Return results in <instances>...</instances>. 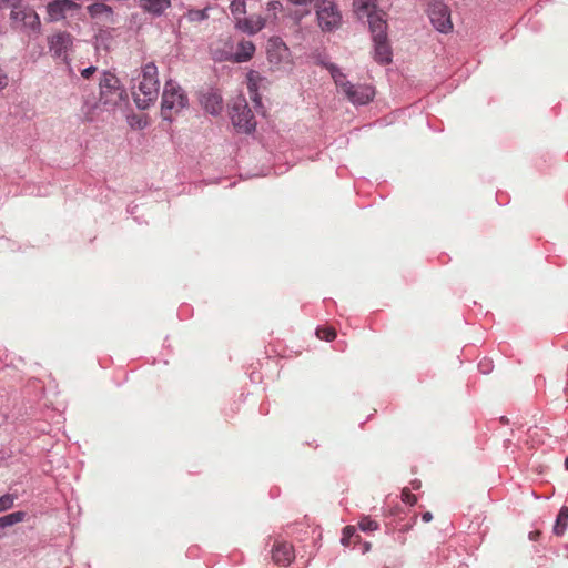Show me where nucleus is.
<instances>
[{"label":"nucleus","instance_id":"nucleus-1","mask_svg":"<svg viewBox=\"0 0 568 568\" xmlns=\"http://www.w3.org/2000/svg\"><path fill=\"white\" fill-rule=\"evenodd\" d=\"M357 19L365 20L372 43L373 59L386 65L393 61V50L388 39L387 13L378 7L377 0H357Z\"/></svg>","mask_w":568,"mask_h":568},{"label":"nucleus","instance_id":"nucleus-2","mask_svg":"<svg viewBox=\"0 0 568 568\" xmlns=\"http://www.w3.org/2000/svg\"><path fill=\"white\" fill-rule=\"evenodd\" d=\"M142 79L139 82L138 90L133 87V99L140 110L148 109L155 102L159 95L160 81L158 67L154 62H148L141 70Z\"/></svg>","mask_w":568,"mask_h":568},{"label":"nucleus","instance_id":"nucleus-3","mask_svg":"<svg viewBox=\"0 0 568 568\" xmlns=\"http://www.w3.org/2000/svg\"><path fill=\"white\" fill-rule=\"evenodd\" d=\"M189 104L187 95L181 85L169 79L164 83L161 101V115L165 121H172V113H179Z\"/></svg>","mask_w":568,"mask_h":568},{"label":"nucleus","instance_id":"nucleus-4","mask_svg":"<svg viewBox=\"0 0 568 568\" xmlns=\"http://www.w3.org/2000/svg\"><path fill=\"white\" fill-rule=\"evenodd\" d=\"M10 20L13 28L20 32L26 33L28 37H38L41 33V20L36 10L21 2V7L12 9L10 12Z\"/></svg>","mask_w":568,"mask_h":568},{"label":"nucleus","instance_id":"nucleus-5","mask_svg":"<svg viewBox=\"0 0 568 568\" xmlns=\"http://www.w3.org/2000/svg\"><path fill=\"white\" fill-rule=\"evenodd\" d=\"M232 124L239 132L252 133L256 129L254 114L245 98H237L230 106Z\"/></svg>","mask_w":568,"mask_h":568},{"label":"nucleus","instance_id":"nucleus-6","mask_svg":"<svg viewBox=\"0 0 568 568\" xmlns=\"http://www.w3.org/2000/svg\"><path fill=\"white\" fill-rule=\"evenodd\" d=\"M99 87L100 102L104 105L115 106L125 95V90L120 85V80L110 71L103 72Z\"/></svg>","mask_w":568,"mask_h":568},{"label":"nucleus","instance_id":"nucleus-7","mask_svg":"<svg viewBox=\"0 0 568 568\" xmlns=\"http://www.w3.org/2000/svg\"><path fill=\"white\" fill-rule=\"evenodd\" d=\"M314 7L322 31L331 32L339 27L342 16L333 0H317Z\"/></svg>","mask_w":568,"mask_h":568},{"label":"nucleus","instance_id":"nucleus-8","mask_svg":"<svg viewBox=\"0 0 568 568\" xmlns=\"http://www.w3.org/2000/svg\"><path fill=\"white\" fill-rule=\"evenodd\" d=\"M427 14L432 26L440 33H449L453 30L450 9L442 1L429 3Z\"/></svg>","mask_w":568,"mask_h":568},{"label":"nucleus","instance_id":"nucleus-9","mask_svg":"<svg viewBox=\"0 0 568 568\" xmlns=\"http://www.w3.org/2000/svg\"><path fill=\"white\" fill-rule=\"evenodd\" d=\"M49 50L54 58L65 57L72 45V37L68 32H59L48 40Z\"/></svg>","mask_w":568,"mask_h":568},{"label":"nucleus","instance_id":"nucleus-10","mask_svg":"<svg viewBox=\"0 0 568 568\" xmlns=\"http://www.w3.org/2000/svg\"><path fill=\"white\" fill-rule=\"evenodd\" d=\"M266 24L265 18L262 16L242 18L235 21L234 28L248 36H254L260 32Z\"/></svg>","mask_w":568,"mask_h":568},{"label":"nucleus","instance_id":"nucleus-11","mask_svg":"<svg viewBox=\"0 0 568 568\" xmlns=\"http://www.w3.org/2000/svg\"><path fill=\"white\" fill-rule=\"evenodd\" d=\"M272 558L277 565H290L294 559L293 547L285 541H275L272 548Z\"/></svg>","mask_w":568,"mask_h":568},{"label":"nucleus","instance_id":"nucleus-12","mask_svg":"<svg viewBox=\"0 0 568 568\" xmlns=\"http://www.w3.org/2000/svg\"><path fill=\"white\" fill-rule=\"evenodd\" d=\"M266 51L270 62L278 63L287 55L288 48L281 38L273 37L267 42Z\"/></svg>","mask_w":568,"mask_h":568},{"label":"nucleus","instance_id":"nucleus-13","mask_svg":"<svg viewBox=\"0 0 568 568\" xmlns=\"http://www.w3.org/2000/svg\"><path fill=\"white\" fill-rule=\"evenodd\" d=\"M327 70L329 71L336 85L344 88L349 102L355 104V87L349 81H346L345 74L336 64H327Z\"/></svg>","mask_w":568,"mask_h":568},{"label":"nucleus","instance_id":"nucleus-14","mask_svg":"<svg viewBox=\"0 0 568 568\" xmlns=\"http://www.w3.org/2000/svg\"><path fill=\"white\" fill-rule=\"evenodd\" d=\"M255 53V45L250 40H242L237 43L236 50L226 60L235 63H243L250 61Z\"/></svg>","mask_w":568,"mask_h":568},{"label":"nucleus","instance_id":"nucleus-15","mask_svg":"<svg viewBox=\"0 0 568 568\" xmlns=\"http://www.w3.org/2000/svg\"><path fill=\"white\" fill-rule=\"evenodd\" d=\"M201 104L207 113L219 115L223 109V99L220 93L210 91L202 95Z\"/></svg>","mask_w":568,"mask_h":568},{"label":"nucleus","instance_id":"nucleus-16","mask_svg":"<svg viewBox=\"0 0 568 568\" xmlns=\"http://www.w3.org/2000/svg\"><path fill=\"white\" fill-rule=\"evenodd\" d=\"M139 6L143 11L161 17L171 7V0H140Z\"/></svg>","mask_w":568,"mask_h":568},{"label":"nucleus","instance_id":"nucleus-17","mask_svg":"<svg viewBox=\"0 0 568 568\" xmlns=\"http://www.w3.org/2000/svg\"><path fill=\"white\" fill-rule=\"evenodd\" d=\"M88 12L93 19H103L105 22H113V10L110 6L97 2L88 6Z\"/></svg>","mask_w":568,"mask_h":568},{"label":"nucleus","instance_id":"nucleus-18","mask_svg":"<svg viewBox=\"0 0 568 568\" xmlns=\"http://www.w3.org/2000/svg\"><path fill=\"white\" fill-rule=\"evenodd\" d=\"M568 527V507L562 506L557 515L556 523L554 525V534L556 536H562Z\"/></svg>","mask_w":568,"mask_h":568},{"label":"nucleus","instance_id":"nucleus-19","mask_svg":"<svg viewBox=\"0 0 568 568\" xmlns=\"http://www.w3.org/2000/svg\"><path fill=\"white\" fill-rule=\"evenodd\" d=\"M65 3L67 2H62L60 0H54L48 4L47 10L51 21L64 18L67 11Z\"/></svg>","mask_w":568,"mask_h":568},{"label":"nucleus","instance_id":"nucleus-20","mask_svg":"<svg viewBox=\"0 0 568 568\" xmlns=\"http://www.w3.org/2000/svg\"><path fill=\"white\" fill-rule=\"evenodd\" d=\"M26 511L19 510L0 517V529H6L24 520Z\"/></svg>","mask_w":568,"mask_h":568},{"label":"nucleus","instance_id":"nucleus-21","mask_svg":"<svg viewBox=\"0 0 568 568\" xmlns=\"http://www.w3.org/2000/svg\"><path fill=\"white\" fill-rule=\"evenodd\" d=\"M375 97V88L369 84L357 85V105L371 102Z\"/></svg>","mask_w":568,"mask_h":568},{"label":"nucleus","instance_id":"nucleus-22","mask_svg":"<svg viewBox=\"0 0 568 568\" xmlns=\"http://www.w3.org/2000/svg\"><path fill=\"white\" fill-rule=\"evenodd\" d=\"M210 9V6L205 7L204 9H189L185 13V18L190 22H202L209 19Z\"/></svg>","mask_w":568,"mask_h":568},{"label":"nucleus","instance_id":"nucleus-23","mask_svg":"<svg viewBox=\"0 0 568 568\" xmlns=\"http://www.w3.org/2000/svg\"><path fill=\"white\" fill-rule=\"evenodd\" d=\"M231 14L234 18V22L237 19H242L246 13V1L245 0H233L230 4Z\"/></svg>","mask_w":568,"mask_h":568},{"label":"nucleus","instance_id":"nucleus-24","mask_svg":"<svg viewBox=\"0 0 568 568\" xmlns=\"http://www.w3.org/2000/svg\"><path fill=\"white\" fill-rule=\"evenodd\" d=\"M379 528V524L369 516H362L357 523V529L364 532L375 531Z\"/></svg>","mask_w":568,"mask_h":568},{"label":"nucleus","instance_id":"nucleus-25","mask_svg":"<svg viewBox=\"0 0 568 568\" xmlns=\"http://www.w3.org/2000/svg\"><path fill=\"white\" fill-rule=\"evenodd\" d=\"M315 333L320 339H324L327 342L334 339L336 336L334 328L329 326H318Z\"/></svg>","mask_w":568,"mask_h":568},{"label":"nucleus","instance_id":"nucleus-26","mask_svg":"<svg viewBox=\"0 0 568 568\" xmlns=\"http://www.w3.org/2000/svg\"><path fill=\"white\" fill-rule=\"evenodd\" d=\"M258 77V73L255 72V71H250L248 74H247V80H248V89L251 92H254V102L256 103V105H260L261 104V101L260 99L257 98V88H256V84L254 83L255 79Z\"/></svg>","mask_w":568,"mask_h":568},{"label":"nucleus","instance_id":"nucleus-27","mask_svg":"<svg viewBox=\"0 0 568 568\" xmlns=\"http://www.w3.org/2000/svg\"><path fill=\"white\" fill-rule=\"evenodd\" d=\"M355 535V526L347 525L343 528L341 544L343 546H349L351 538Z\"/></svg>","mask_w":568,"mask_h":568},{"label":"nucleus","instance_id":"nucleus-28","mask_svg":"<svg viewBox=\"0 0 568 568\" xmlns=\"http://www.w3.org/2000/svg\"><path fill=\"white\" fill-rule=\"evenodd\" d=\"M14 499H16L14 496L11 494H6V495L1 496L0 497V513L12 508V506L14 504Z\"/></svg>","mask_w":568,"mask_h":568},{"label":"nucleus","instance_id":"nucleus-29","mask_svg":"<svg viewBox=\"0 0 568 568\" xmlns=\"http://www.w3.org/2000/svg\"><path fill=\"white\" fill-rule=\"evenodd\" d=\"M402 500L407 505H415L417 503V497L410 493L408 489H404L402 491Z\"/></svg>","mask_w":568,"mask_h":568},{"label":"nucleus","instance_id":"nucleus-30","mask_svg":"<svg viewBox=\"0 0 568 568\" xmlns=\"http://www.w3.org/2000/svg\"><path fill=\"white\" fill-rule=\"evenodd\" d=\"M478 368L479 371L483 373V374H488L491 372L493 369V364L488 359H485V361H481L479 364H478Z\"/></svg>","mask_w":568,"mask_h":568},{"label":"nucleus","instance_id":"nucleus-31","mask_svg":"<svg viewBox=\"0 0 568 568\" xmlns=\"http://www.w3.org/2000/svg\"><path fill=\"white\" fill-rule=\"evenodd\" d=\"M282 8H283V6H282L281 1L272 0V1L267 2L268 11L277 12V11H281Z\"/></svg>","mask_w":568,"mask_h":568},{"label":"nucleus","instance_id":"nucleus-32","mask_svg":"<svg viewBox=\"0 0 568 568\" xmlns=\"http://www.w3.org/2000/svg\"><path fill=\"white\" fill-rule=\"evenodd\" d=\"M311 13L310 10H305V11H300V10H296L293 14H292V18L295 20V22L300 23L302 21V19L306 16H308Z\"/></svg>","mask_w":568,"mask_h":568},{"label":"nucleus","instance_id":"nucleus-33","mask_svg":"<svg viewBox=\"0 0 568 568\" xmlns=\"http://www.w3.org/2000/svg\"><path fill=\"white\" fill-rule=\"evenodd\" d=\"M9 83L7 73L0 68V91H2Z\"/></svg>","mask_w":568,"mask_h":568},{"label":"nucleus","instance_id":"nucleus-34","mask_svg":"<svg viewBox=\"0 0 568 568\" xmlns=\"http://www.w3.org/2000/svg\"><path fill=\"white\" fill-rule=\"evenodd\" d=\"M97 71V67L94 65H90V67H87L84 68L82 71H81V75L84 78V79H89L94 72Z\"/></svg>","mask_w":568,"mask_h":568},{"label":"nucleus","instance_id":"nucleus-35","mask_svg":"<svg viewBox=\"0 0 568 568\" xmlns=\"http://www.w3.org/2000/svg\"><path fill=\"white\" fill-rule=\"evenodd\" d=\"M1 4L10 6L11 10L21 7L22 0H0Z\"/></svg>","mask_w":568,"mask_h":568},{"label":"nucleus","instance_id":"nucleus-36","mask_svg":"<svg viewBox=\"0 0 568 568\" xmlns=\"http://www.w3.org/2000/svg\"><path fill=\"white\" fill-rule=\"evenodd\" d=\"M287 1L294 6H307L312 2H314V4H315L317 0H287Z\"/></svg>","mask_w":568,"mask_h":568},{"label":"nucleus","instance_id":"nucleus-37","mask_svg":"<svg viewBox=\"0 0 568 568\" xmlns=\"http://www.w3.org/2000/svg\"><path fill=\"white\" fill-rule=\"evenodd\" d=\"M359 544L362 545L361 550H362V552H363V554H366V552H368V551L371 550V542H368V541H363V542H362V541L357 538V545H359Z\"/></svg>","mask_w":568,"mask_h":568},{"label":"nucleus","instance_id":"nucleus-38","mask_svg":"<svg viewBox=\"0 0 568 568\" xmlns=\"http://www.w3.org/2000/svg\"><path fill=\"white\" fill-rule=\"evenodd\" d=\"M316 61H317V63H318V64H321V65L325 67L326 69H327V64H332L331 62H327V61L325 60V57H323V55H321V54H320V55H317Z\"/></svg>","mask_w":568,"mask_h":568},{"label":"nucleus","instance_id":"nucleus-39","mask_svg":"<svg viewBox=\"0 0 568 568\" xmlns=\"http://www.w3.org/2000/svg\"><path fill=\"white\" fill-rule=\"evenodd\" d=\"M422 519L425 523H429L433 519V515L429 511H426L422 515Z\"/></svg>","mask_w":568,"mask_h":568},{"label":"nucleus","instance_id":"nucleus-40","mask_svg":"<svg viewBox=\"0 0 568 568\" xmlns=\"http://www.w3.org/2000/svg\"><path fill=\"white\" fill-rule=\"evenodd\" d=\"M565 468H566V470H568V456L565 459Z\"/></svg>","mask_w":568,"mask_h":568},{"label":"nucleus","instance_id":"nucleus-41","mask_svg":"<svg viewBox=\"0 0 568 568\" xmlns=\"http://www.w3.org/2000/svg\"><path fill=\"white\" fill-rule=\"evenodd\" d=\"M341 344V341H337L336 349L343 351L338 345Z\"/></svg>","mask_w":568,"mask_h":568},{"label":"nucleus","instance_id":"nucleus-42","mask_svg":"<svg viewBox=\"0 0 568 568\" xmlns=\"http://www.w3.org/2000/svg\"><path fill=\"white\" fill-rule=\"evenodd\" d=\"M2 538V535L0 534V539Z\"/></svg>","mask_w":568,"mask_h":568}]
</instances>
